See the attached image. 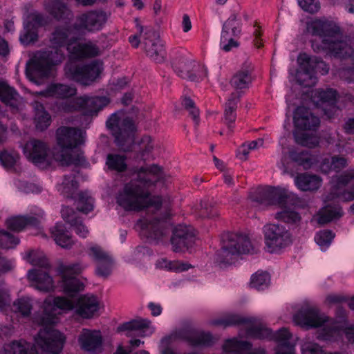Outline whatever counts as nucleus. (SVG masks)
I'll return each mask as SVG.
<instances>
[{
    "label": "nucleus",
    "instance_id": "1",
    "mask_svg": "<svg viewBox=\"0 0 354 354\" xmlns=\"http://www.w3.org/2000/svg\"><path fill=\"white\" fill-rule=\"evenodd\" d=\"M101 306L100 300L93 295L80 297L75 305L64 297H48L42 304V311L35 315L33 322L39 325H53L59 322V315L73 309L81 317L91 319L98 315Z\"/></svg>",
    "mask_w": 354,
    "mask_h": 354
},
{
    "label": "nucleus",
    "instance_id": "2",
    "mask_svg": "<svg viewBox=\"0 0 354 354\" xmlns=\"http://www.w3.org/2000/svg\"><path fill=\"white\" fill-rule=\"evenodd\" d=\"M209 324L224 328L243 324L247 330L248 336L276 341L278 343V351L276 354H295L294 344L291 342L292 335L285 328L273 333L265 327L259 319L253 317H243L236 314H231L223 318L211 320Z\"/></svg>",
    "mask_w": 354,
    "mask_h": 354
},
{
    "label": "nucleus",
    "instance_id": "3",
    "mask_svg": "<svg viewBox=\"0 0 354 354\" xmlns=\"http://www.w3.org/2000/svg\"><path fill=\"white\" fill-rule=\"evenodd\" d=\"M73 28L68 26H60L55 28L52 34L50 41L53 45L45 51H39L35 54L30 59L27 69L26 76L34 81L32 75L35 74L41 77L47 76L51 66L61 63L64 58V53L61 48L71 41L68 40Z\"/></svg>",
    "mask_w": 354,
    "mask_h": 354
},
{
    "label": "nucleus",
    "instance_id": "4",
    "mask_svg": "<svg viewBox=\"0 0 354 354\" xmlns=\"http://www.w3.org/2000/svg\"><path fill=\"white\" fill-rule=\"evenodd\" d=\"M140 171L137 169L136 177L126 183L122 189L118 193L117 203L126 210H140L154 205L156 208L163 204L159 196L150 198L149 187L153 183V179H143Z\"/></svg>",
    "mask_w": 354,
    "mask_h": 354
},
{
    "label": "nucleus",
    "instance_id": "5",
    "mask_svg": "<svg viewBox=\"0 0 354 354\" xmlns=\"http://www.w3.org/2000/svg\"><path fill=\"white\" fill-rule=\"evenodd\" d=\"M293 321L296 324L307 328L323 326L317 335L319 339L333 340L340 333V331L333 326L332 321L312 303L304 302L294 315Z\"/></svg>",
    "mask_w": 354,
    "mask_h": 354
},
{
    "label": "nucleus",
    "instance_id": "6",
    "mask_svg": "<svg viewBox=\"0 0 354 354\" xmlns=\"http://www.w3.org/2000/svg\"><path fill=\"white\" fill-rule=\"evenodd\" d=\"M57 142L61 147L59 152H54L55 160L63 166L77 165L82 157L72 149L84 142V133L80 129L62 127L57 130Z\"/></svg>",
    "mask_w": 354,
    "mask_h": 354
},
{
    "label": "nucleus",
    "instance_id": "7",
    "mask_svg": "<svg viewBox=\"0 0 354 354\" xmlns=\"http://www.w3.org/2000/svg\"><path fill=\"white\" fill-rule=\"evenodd\" d=\"M222 247L216 254V260L221 263L231 264L239 256L252 250V244L246 235L226 233L222 236Z\"/></svg>",
    "mask_w": 354,
    "mask_h": 354
},
{
    "label": "nucleus",
    "instance_id": "8",
    "mask_svg": "<svg viewBox=\"0 0 354 354\" xmlns=\"http://www.w3.org/2000/svg\"><path fill=\"white\" fill-rule=\"evenodd\" d=\"M106 127L115 137L118 145L122 147L124 142H133V133L136 128L133 120L124 112L112 114L106 121Z\"/></svg>",
    "mask_w": 354,
    "mask_h": 354
},
{
    "label": "nucleus",
    "instance_id": "9",
    "mask_svg": "<svg viewBox=\"0 0 354 354\" xmlns=\"http://www.w3.org/2000/svg\"><path fill=\"white\" fill-rule=\"evenodd\" d=\"M312 47L315 51L322 50L330 56L338 58L348 57L354 53L352 40L344 36L339 28L328 39H326L320 47L315 41L312 42Z\"/></svg>",
    "mask_w": 354,
    "mask_h": 354
},
{
    "label": "nucleus",
    "instance_id": "10",
    "mask_svg": "<svg viewBox=\"0 0 354 354\" xmlns=\"http://www.w3.org/2000/svg\"><path fill=\"white\" fill-rule=\"evenodd\" d=\"M265 243L268 251L277 253L292 243V236L283 225L269 223L263 227Z\"/></svg>",
    "mask_w": 354,
    "mask_h": 354
},
{
    "label": "nucleus",
    "instance_id": "11",
    "mask_svg": "<svg viewBox=\"0 0 354 354\" xmlns=\"http://www.w3.org/2000/svg\"><path fill=\"white\" fill-rule=\"evenodd\" d=\"M64 342V335L53 328L41 329L35 337V346L42 354H59Z\"/></svg>",
    "mask_w": 354,
    "mask_h": 354
},
{
    "label": "nucleus",
    "instance_id": "12",
    "mask_svg": "<svg viewBox=\"0 0 354 354\" xmlns=\"http://www.w3.org/2000/svg\"><path fill=\"white\" fill-rule=\"evenodd\" d=\"M136 28L142 38L147 55L156 63L163 62L165 60L166 53L158 33L153 28L144 27L139 23H137Z\"/></svg>",
    "mask_w": 354,
    "mask_h": 354
},
{
    "label": "nucleus",
    "instance_id": "13",
    "mask_svg": "<svg viewBox=\"0 0 354 354\" xmlns=\"http://www.w3.org/2000/svg\"><path fill=\"white\" fill-rule=\"evenodd\" d=\"M108 17V14L100 10L84 12L76 17L73 29L84 34L99 31L106 24Z\"/></svg>",
    "mask_w": 354,
    "mask_h": 354
},
{
    "label": "nucleus",
    "instance_id": "14",
    "mask_svg": "<svg viewBox=\"0 0 354 354\" xmlns=\"http://www.w3.org/2000/svg\"><path fill=\"white\" fill-rule=\"evenodd\" d=\"M331 192L326 196V201L338 198L342 201L354 200V171L346 172L333 178Z\"/></svg>",
    "mask_w": 354,
    "mask_h": 354
},
{
    "label": "nucleus",
    "instance_id": "15",
    "mask_svg": "<svg viewBox=\"0 0 354 354\" xmlns=\"http://www.w3.org/2000/svg\"><path fill=\"white\" fill-rule=\"evenodd\" d=\"M23 152L30 162L41 168L50 166L55 160L47 144L39 140L28 141L23 147Z\"/></svg>",
    "mask_w": 354,
    "mask_h": 354
},
{
    "label": "nucleus",
    "instance_id": "16",
    "mask_svg": "<svg viewBox=\"0 0 354 354\" xmlns=\"http://www.w3.org/2000/svg\"><path fill=\"white\" fill-rule=\"evenodd\" d=\"M287 198L285 191L279 187H266L260 189L250 195L252 205L260 209L270 205H283Z\"/></svg>",
    "mask_w": 354,
    "mask_h": 354
},
{
    "label": "nucleus",
    "instance_id": "17",
    "mask_svg": "<svg viewBox=\"0 0 354 354\" xmlns=\"http://www.w3.org/2000/svg\"><path fill=\"white\" fill-rule=\"evenodd\" d=\"M84 267L80 263H61L58 270L62 274L63 291L69 297L84 289V284L73 275L80 274Z\"/></svg>",
    "mask_w": 354,
    "mask_h": 354
},
{
    "label": "nucleus",
    "instance_id": "18",
    "mask_svg": "<svg viewBox=\"0 0 354 354\" xmlns=\"http://www.w3.org/2000/svg\"><path fill=\"white\" fill-rule=\"evenodd\" d=\"M241 32V19L237 13L233 12L223 25L220 39L221 48L225 52H229L234 48H238L239 44L235 37Z\"/></svg>",
    "mask_w": 354,
    "mask_h": 354
},
{
    "label": "nucleus",
    "instance_id": "19",
    "mask_svg": "<svg viewBox=\"0 0 354 354\" xmlns=\"http://www.w3.org/2000/svg\"><path fill=\"white\" fill-rule=\"evenodd\" d=\"M109 102V101L106 97L82 96L62 103L59 109L64 112H72L81 109L86 113H92L97 112L108 104Z\"/></svg>",
    "mask_w": 354,
    "mask_h": 354
},
{
    "label": "nucleus",
    "instance_id": "20",
    "mask_svg": "<svg viewBox=\"0 0 354 354\" xmlns=\"http://www.w3.org/2000/svg\"><path fill=\"white\" fill-rule=\"evenodd\" d=\"M136 226L143 235L156 241L162 240L169 232V223L167 219L165 218L158 220L156 216H147L140 218Z\"/></svg>",
    "mask_w": 354,
    "mask_h": 354
},
{
    "label": "nucleus",
    "instance_id": "21",
    "mask_svg": "<svg viewBox=\"0 0 354 354\" xmlns=\"http://www.w3.org/2000/svg\"><path fill=\"white\" fill-rule=\"evenodd\" d=\"M102 70V63L94 61L88 64L73 66L67 64L65 66L66 74L72 80L87 85L93 82Z\"/></svg>",
    "mask_w": 354,
    "mask_h": 354
},
{
    "label": "nucleus",
    "instance_id": "22",
    "mask_svg": "<svg viewBox=\"0 0 354 354\" xmlns=\"http://www.w3.org/2000/svg\"><path fill=\"white\" fill-rule=\"evenodd\" d=\"M337 97V91L330 88L315 89L311 94L313 103L317 106H320L328 118H331L337 111L335 105Z\"/></svg>",
    "mask_w": 354,
    "mask_h": 354
},
{
    "label": "nucleus",
    "instance_id": "23",
    "mask_svg": "<svg viewBox=\"0 0 354 354\" xmlns=\"http://www.w3.org/2000/svg\"><path fill=\"white\" fill-rule=\"evenodd\" d=\"M48 20L43 14L33 11L30 12L24 24V29L20 35V41L24 45H28L37 39V28L45 26Z\"/></svg>",
    "mask_w": 354,
    "mask_h": 354
},
{
    "label": "nucleus",
    "instance_id": "24",
    "mask_svg": "<svg viewBox=\"0 0 354 354\" xmlns=\"http://www.w3.org/2000/svg\"><path fill=\"white\" fill-rule=\"evenodd\" d=\"M299 68L295 74V80L301 86L308 87L317 82L314 70L310 67V56L306 53H300L297 58Z\"/></svg>",
    "mask_w": 354,
    "mask_h": 354
},
{
    "label": "nucleus",
    "instance_id": "25",
    "mask_svg": "<svg viewBox=\"0 0 354 354\" xmlns=\"http://www.w3.org/2000/svg\"><path fill=\"white\" fill-rule=\"evenodd\" d=\"M194 242V234L186 225H178L171 238L172 249L174 252H183L191 247Z\"/></svg>",
    "mask_w": 354,
    "mask_h": 354
},
{
    "label": "nucleus",
    "instance_id": "26",
    "mask_svg": "<svg viewBox=\"0 0 354 354\" xmlns=\"http://www.w3.org/2000/svg\"><path fill=\"white\" fill-rule=\"evenodd\" d=\"M0 97L1 101L12 109H18L21 105L22 99L17 91L10 87L6 82L0 80ZM7 129L0 123V141H3L6 137Z\"/></svg>",
    "mask_w": 354,
    "mask_h": 354
},
{
    "label": "nucleus",
    "instance_id": "27",
    "mask_svg": "<svg viewBox=\"0 0 354 354\" xmlns=\"http://www.w3.org/2000/svg\"><path fill=\"white\" fill-rule=\"evenodd\" d=\"M67 50L71 58L77 59L92 57L100 54L99 47L91 41H71L68 44Z\"/></svg>",
    "mask_w": 354,
    "mask_h": 354
},
{
    "label": "nucleus",
    "instance_id": "28",
    "mask_svg": "<svg viewBox=\"0 0 354 354\" xmlns=\"http://www.w3.org/2000/svg\"><path fill=\"white\" fill-rule=\"evenodd\" d=\"M82 349L96 353L100 352L102 347V337L100 331L84 328L78 337Z\"/></svg>",
    "mask_w": 354,
    "mask_h": 354
},
{
    "label": "nucleus",
    "instance_id": "29",
    "mask_svg": "<svg viewBox=\"0 0 354 354\" xmlns=\"http://www.w3.org/2000/svg\"><path fill=\"white\" fill-rule=\"evenodd\" d=\"M279 149L278 156L281 161L286 159L288 153H289L291 159L302 166L304 169H308L311 167L313 159L307 151L296 152L290 151L287 145V138L284 136L279 139Z\"/></svg>",
    "mask_w": 354,
    "mask_h": 354
},
{
    "label": "nucleus",
    "instance_id": "30",
    "mask_svg": "<svg viewBox=\"0 0 354 354\" xmlns=\"http://www.w3.org/2000/svg\"><path fill=\"white\" fill-rule=\"evenodd\" d=\"M45 11L57 21L71 19L73 12L66 0H46L44 3Z\"/></svg>",
    "mask_w": 354,
    "mask_h": 354
},
{
    "label": "nucleus",
    "instance_id": "31",
    "mask_svg": "<svg viewBox=\"0 0 354 354\" xmlns=\"http://www.w3.org/2000/svg\"><path fill=\"white\" fill-rule=\"evenodd\" d=\"M339 27L334 23L325 19H316L307 24V31L313 35L318 36L322 40V45L326 39H329L338 30Z\"/></svg>",
    "mask_w": 354,
    "mask_h": 354
},
{
    "label": "nucleus",
    "instance_id": "32",
    "mask_svg": "<svg viewBox=\"0 0 354 354\" xmlns=\"http://www.w3.org/2000/svg\"><path fill=\"white\" fill-rule=\"evenodd\" d=\"M293 122L297 129L303 130H315L320 123L319 118L304 106H299L296 109L294 112Z\"/></svg>",
    "mask_w": 354,
    "mask_h": 354
},
{
    "label": "nucleus",
    "instance_id": "33",
    "mask_svg": "<svg viewBox=\"0 0 354 354\" xmlns=\"http://www.w3.org/2000/svg\"><path fill=\"white\" fill-rule=\"evenodd\" d=\"M27 277L31 286L39 291L48 292L55 288L53 278L45 271L31 269L28 270Z\"/></svg>",
    "mask_w": 354,
    "mask_h": 354
},
{
    "label": "nucleus",
    "instance_id": "34",
    "mask_svg": "<svg viewBox=\"0 0 354 354\" xmlns=\"http://www.w3.org/2000/svg\"><path fill=\"white\" fill-rule=\"evenodd\" d=\"M118 330L127 331V336H131L133 332L136 335L145 337L152 334L154 328L150 320L138 318L123 324L118 327Z\"/></svg>",
    "mask_w": 354,
    "mask_h": 354
},
{
    "label": "nucleus",
    "instance_id": "35",
    "mask_svg": "<svg viewBox=\"0 0 354 354\" xmlns=\"http://www.w3.org/2000/svg\"><path fill=\"white\" fill-rule=\"evenodd\" d=\"M252 345L247 341L239 340L237 338L227 339L223 345L225 354H264L263 349L251 351Z\"/></svg>",
    "mask_w": 354,
    "mask_h": 354
},
{
    "label": "nucleus",
    "instance_id": "36",
    "mask_svg": "<svg viewBox=\"0 0 354 354\" xmlns=\"http://www.w3.org/2000/svg\"><path fill=\"white\" fill-rule=\"evenodd\" d=\"M77 89L75 87L60 83L49 84L47 88L40 93L44 97H53L58 99H67L75 95Z\"/></svg>",
    "mask_w": 354,
    "mask_h": 354
},
{
    "label": "nucleus",
    "instance_id": "37",
    "mask_svg": "<svg viewBox=\"0 0 354 354\" xmlns=\"http://www.w3.org/2000/svg\"><path fill=\"white\" fill-rule=\"evenodd\" d=\"M61 213L63 219L71 225V228L78 236L82 238H85L88 235V230L87 227L83 224L82 221L77 218L76 213L72 208L64 207L62 209Z\"/></svg>",
    "mask_w": 354,
    "mask_h": 354
},
{
    "label": "nucleus",
    "instance_id": "38",
    "mask_svg": "<svg viewBox=\"0 0 354 354\" xmlns=\"http://www.w3.org/2000/svg\"><path fill=\"white\" fill-rule=\"evenodd\" d=\"M185 339L191 345L195 346H210L218 340L216 336L203 330H191L186 335Z\"/></svg>",
    "mask_w": 354,
    "mask_h": 354
},
{
    "label": "nucleus",
    "instance_id": "39",
    "mask_svg": "<svg viewBox=\"0 0 354 354\" xmlns=\"http://www.w3.org/2000/svg\"><path fill=\"white\" fill-rule=\"evenodd\" d=\"M50 232L55 243L61 248H69L73 245V241L64 223H57L50 229Z\"/></svg>",
    "mask_w": 354,
    "mask_h": 354
},
{
    "label": "nucleus",
    "instance_id": "40",
    "mask_svg": "<svg viewBox=\"0 0 354 354\" xmlns=\"http://www.w3.org/2000/svg\"><path fill=\"white\" fill-rule=\"evenodd\" d=\"M322 179L316 175L299 174L295 178L296 186L301 191H314L322 185Z\"/></svg>",
    "mask_w": 354,
    "mask_h": 354
},
{
    "label": "nucleus",
    "instance_id": "41",
    "mask_svg": "<svg viewBox=\"0 0 354 354\" xmlns=\"http://www.w3.org/2000/svg\"><path fill=\"white\" fill-rule=\"evenodd\" d=\"M348 165L347 159L342 156H333L322 160L320 169L322 172L328 174L330 171L339 172Z\"/></svg>",
    "mask_w": 354,
    "mask_h": 354
},
{
    "label": "nucleus",
    "instance_id": "42",
    "mask_svg": "<svg viewBox=\"0 0 354 354\" xmlns=\"http://www.w3.org/2000/svg\"><path fill=\"white\" fill-rule=\"evenodd\" d=\"M140 176H143V179H153V183L158 181L167 182L170 178V175L165 172L160 167L156 165H152L149 167H140Z\"/></svg>",
    "mask_w": 354,
    "mask_h": 354
},
{
    "label": "nucleus",
    "instance_id": "43",
    "mask_svg": "<svg viewBox=\"0 0 354 354\" xmlns=\"http://www.w3.org/2000/svg\"><path fill=\"white\" fill-rule=\"evenodd\" d=\"M239 99V95L236 93H233L225 104L224 111V120L225 122L230 129L232 127V124L236 118V109L237 108Z\"/></svg>",
    "mask_w": 354,
    "mask_h": 354
},
{
    "label": "nucleus",
    "instance_id": "44",
    "mask_svg": "<svg viewBox=\"0 0 354 354\" xmlns=\"http://www.w3.org/2000/svg\"><path fill=\"white\" fill-rule=\"evenodd\" d=\"M252 69L243 68L238 71L231 80V85L236 89L248 88L252 83Z\"/></svg>",
    "mask_w": 354,
    "mask_h": 354
},
{
    "label": "nucleus",
    "instance_id": "45",
    "mask_svg": "<svg viewBox=\"0 0 354 354\" xmlns=\"http://www.w3.org/2000/svg\"><path fill=\"white\" fill-rule=\"evenodd\" d=\"M35 110V122L36 128L43 131L48 128L51 122L50 115L45 111L43 105L37 102L33 104Z\"/></svg>",
    "mask_w": 354,
    "mask_h": 354
},
{
    "label": "nucleus",
    "instance_id": "46",
    "mask_svg": "<svg viewBox=\"0 0 354 354\" xmlns=\"http://www.w3.org/2000/svg\"><path fill=\"white\" fill-rule=\"evenodd\" d=\"M0 352L2 354H32L30 344L25 341L6 344Z\"/></svg>",
    "mask_w": 354,
    "mask_h": 354
},
{
    "label": "nucleus",
    "instance_id": "47",
    "mask_svg": "<svg viewBox=\"0 0 354 354\" xmlns=\"http://www.w3.org/2000/svg\"><path fill=\"white\" fill-rule=\"evenodd\" d=\"M286 201V199L285 200ZM286 202V201H284ZM279 205L282 209L275 214V218L290 224H297L301 221L300 215L293 208Z\"/></svg>",
    "mask_w": 354,
    "mask_h": 354
},
{
    "label": "nucleus",
    "instance_id": "48",
    "mask_svg": "<svg viewBox=\"0 0 354 354\" xmlns=\"http://www.w3.org/2000/svg\"><path fill=\"white\" fill-rule=\"evenodd\" d=\"M156 266L159 268L176 272H184L192 268V266L188 263L179 261H169L166 259H161L157 261Z\"/></svg>",
    "mask_w": 354,
    "mask_h": 354
},
{
    "label": "nucleus",
    "instance_id": "49",
    "mask_svg": "<svg viewBox=\"0 0 354 354\" xmlns=\"http://www.w3.org/2000/svg\"><path fill=\"white\" fill-rule=\"evenodd\" d=\"M158 147V144L149 136H145L140 142L139 155L142 160L149 159L153 151Z\"/></svg>",
    "mask_w": 354,
    "mask_h": 354
},
{
    "label": "nucleus",
    "instance_id": "50",
    "mask_svg": "<svg viewBox=\"0 0 354 354\" xmlns=\"http://www.w3.org/2000/svg\"><path fill=\"white\" fill-rule=\"evenodd\" d=\"M342 215V211L340 207L327 205L320 210L317 221L320 224H325L340 217Z\"/></svg>",
    "mask_w": 354,
    "mask_h": 354
},
{
    "label": "nucleus",
    "instance_id": "51",
    "mask_svg": "<svg viewBox=\"0 0 354 354\" xmlns=\"http://www.w3.org/2000/svg\"><path fill=\"white\" fill-rule=\"evenodd\" d=\"M106 165L111 170L118 172L124 171L127 169L126 157L123 155L110 153L107 155Z\"/></svg>",
    "mask_w": 354,
    "mask_h": 354
},
{
    "label": "nucleus",
    "instance_id": "52",
    "mask_svg": "<svg viewBox=\"0 0 354 354\" xmlns=\"http://www.w3.org/2000/svg\"><path fill=\"white\" fill-rule=\"evenodd\" d=\"M264 144L263 138H259L249 142L243 143L237 150L236 156L241 160L245 161L252 150L262 147Z\"/></svg>",
    "mask_w": 354,
    "mask_h": 354
},
{
    "label": "nucleus",
    "instance_id": "53",
    "mask_svg": "<svg viewBox=\"0 0 354 354\" xmlns=\"http://www.w3.org/2000/svg\"><path fill=\"white\" fill-rule=\"evenodd\" d=\"M195 62L185 59H179L174 63L173 68L176 73L183 79L190 77L191 72Z\"/></svg>",
    "mask_w": 354,
    "mask_h": 354
},
{
    "label": "nucleus",
    "instance_id": "54",
    "mask_svg": "<svg viewBox=\"0 0 354 354\" xmlns=\"http://www.w3.org/2000/svg\"><path fill=\"white\" fill-rule=\"evenodd\" d=\"M24 259L31 265L42 268L48 266L44 254L39 251H30L25 254Z\"/></svg>",
    "mask_w": 354,
    "mask_h": 354
},
{
    "label": "nucleus",
    "instance_id": "55",
    "mask_svg": "<svg viewBox=\"0 0 354 354\" xmlns=\"http://www.w3.org/2000/svg\"><path fill=\"white\" fill-rule=\"evenodd\" d=\"M77 188V183L73 175L66 176L63 182L58 187V190L66 197L72 196Z\"/></svg>",
    "mask_w": 354,
    "mask_h": 354
},
{
    "label": "nucleus",
    "instance_id": "56",
    "mask_svg": "<svg viewBox=\"0 0 354 354\" xmlns=\"http://www.w3.org/2000/svg\"><path fill=\"white\" fill-rule=\"evenodd\" d=\"M76 203L78 210L85 214L93 209V199L88 192H80Z\"/></svg>",
    "mask_w": 354,
    "mask_h": 354
},
{
    "label": "nucleus",
    "instance_id": "57",
    "mask_svg": "<svg viewBox=\"0 0 354 354\" xmlns=\"http://www.w3.org/2000/svg\"><path fill=\"white\" fill-rule=\"evenodd\" d=\"M296 142L304 147L313 148L318 145L319 138L313 133H301L295 135Z\"/></svg>",
    "mask_w": 354,
    "mask_h": 354
},
{
    "label": "nucleus",
    "instance_id": "58",
    "mask_svg": "<svg viewBox=\"0 0 354 354\" xmlns=\"http://www.w3.org/2000/svg\"><path fill=\"white\" fill-rule=\"evenodd\" d=\"M270 283V276L266 272H257L252 275L250 286L257 290L267 288Z\"/></svg>",
    "mask_w": 354,
    "mask_h": 354
},
{
    "label": "nucleus",
    "instance_id": "59",
    "mask_svg": "<svg viewBox=\"0 0 354 354\" xmlns=\"http://www.w3.org/2000/svg\"><path fill=\"white\" fill-rule=\"evenodd\" d=\"M86 253L97 263L103 261H108V259L111 258L106 251L96 244H90L87 248Z\"/></svg>",
    "mask_w": 354,
    "mask_h": 354
},
{
    "label": "nucleus",
    "instance_id": "60",
    "mask_svg": "<svg viewBox=\"0 0 354 354\" xmlns=\"http://www.w3.org/2000/svg\"><path fill=\"white\" fill-rule=\"evenodd\" d=\"M19 160V155L14 150H4L0 153V162L4 167H12Z\"/></svg>",
    "mask_w": 354,
    "mask_h": 354
},
{
    "label": "nucleus",
    "instance_id": "61",
    "mask_svg": "<svg viewBox=\"0 0 354 354\" xmlns=\"http://www.w3.org/2000/svg\"><path fill=\"white\" fill-rule=\"evenodd\" d=\"M334 237L335 234L332 231L324 230L317 233L315 241L322 250H325L330 245Z\"/></svg>",
    "mask_w": 354,
    "mask_h": 354
},
{
    "label": "nucleus",
    "instance_id": "62",
    "mask_svg": "<svg viewBox=\"0 0 354 354\" xmlns=\"http://www.w3.org/2000/svg\"><path fill=\"white\" fill-rule=\"evenodd\" d=\"M15 310L20 313L23 316L26 317L30 314L32 305L29 297H23L14 302Z\"/></svg>",
    "mask_w": 354,
    "mask_h": 354
},
{
    "label": "nucleus",
    "instance_id": "63",
    "mask_svg": "<svg viewBox=\"0 0 354 354\" xmlns=\"http://www.w3.org/2000/svg\"><path fill=\"white\" fill-rule=\"evenodd\" d=\"M6 225L11 230L19 232L30 225V222L26 216H18L7 219Z\"/></svg>",
    "mask_w": 354,
    "mask_h": 354
},
{
    "label": "nucleus",
    "instance_id": "64",
    "mask_svg": "<svg viewBox=\"0 0 354 354\" xmlns=\"http://www.w3.org/2000/svg\"><path fill=\"white\" fill-rule=\"evenodd\" d=\"M189 76L191 77H187L186 80L192 82H198L207 76V68L203 65H200L195 63L191 72L189 73Z\"/></svg>",
    "mask_w": 354,
    "mask_h": 354
}]
</instances>
